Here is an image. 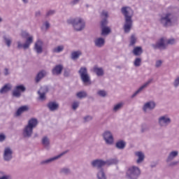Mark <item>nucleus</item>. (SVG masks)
<instances>
[{
  "mask_svg": "<svg viewBox=\"0 0 179 179\" xmlns=\"http://www.w3.org/2000/svg\"><path fill=\"white\" fill-rule=\"evenodd\" d=\"M38 124V122L35 118H32L28 121L27 125L22 129V137L24 139H29L33 136V129L37 127Z\"/></svg>",
  "mask_w": 179,
  "mask_h": 179,
  "instance_id": "1",
  "label": "nucleus"
},
{
  "mask_svg": "<svg viewBox=\"0 0 179 179\" xmlns=\"http://www.w3.org/2000/svg\"><path fill=\"white\" fill-rule=\"evenodd\" d=\"M21 36L23 38H26L25 43L22 44L20 41H18L17 42V48H18V50H22V48H23V50H29L31 44H33V36H30L26 31H22L21 32Z\"/></svg>",
  "mask_w": 179,
  "mask_h": 179,
  "instance_id": "2",
  "label": "nucleus"
},
{
  "mask_svg": "<svg viewBox=\"0 0 179 179\" xmlns=\"http://www.w3.org/2000/svg\"><path fill=\"white\" fill-rule=\"evenodd\" d=\"M125 177L127 179H138L141 177V169L136 166L128 168L126 171Z\"/></svg>",
  "mask_w": 179,
  "mask_h": 179,
  "instance_id": "3",
  "label": "nucleus"
},
{
  "mask_svg": "<svg viewBox=\"0 0 179 179\" xmlns=\"http://www.w3.org/2000/svg\"><path fill=\"white\" fill-rule=\"evenodd\" d=\"M121 13L124 16L126 23H132V17L134 16V10L129 6H123L121 8Z\"/></svg>",
  "mask_w": 179,
  "mask_h": 179,
  "instance_id": "4",
  "label": "nucleus"
},
{
  "mask_svg": "<svg viewBox=\"0 0 179 179\" xmlns=\"http://www.w3.org/2000/svg\"><path fill=\"white\" fill-rule=\"evenodd\" d=\"M78 73L83 83H89V85H92V82L90 81V76L87 72V68L85 66L80 67V70L78 71Z\"/></svg>",
  "mask_w": 179,
  "mask_h": 179,
  "instance_id": "5",
  "label": "nucleus"
},
{
  "mask_svg": "<svg viewBox=\"0 0 179 179\" xmlns=\"http://www.w3.org/2000/svg\"><path fill=\"white\" fill-rule=\"evenodd\" d=\"M171 124V118L167 115H162L158 118V125L161 128H167Z\"/></svg>",
  "mask_w": 179,
  "mask_h": 179,
  "instance_id": "6",
  "label": "nucleus"
},
{
  "mask_svg": "<svg viewBox=\"0 0 179 179\" xmlns=\"http://www.w3.org/2000/svg\"><path fill=\"white\" fill-rule=\"evenodd\" d=\"M102 137L106 145L114 144V136L110 131L106 130L102 134Z\"/></svg>",
  "mask_w": 179,
  "mask_h": 179,
  "instance_id": "7",
  "label": "nucleus"
},
{
  "mask_svg": "<svg viewBox=\"0 0 179 179\" xmlns=\"http://www.w3.org/2000/svg\"><path fill=\"white\" fill-rule=\"evenodd\" d=\"M13 159V150L10 147H6L3 151V159L4 162H9Z\"/></svg>",
  "mask_w": 179,
  "mask_h": 179,
  "instance_id": "8",
  "label": "nucleus"
},
{
  "mask_svg": "<svg viewBox=\"0 0 179 179\" xmlns=\"http://www.w3.org/2000/svg\"><path fill=\"white\" fill-rule=\"evenodd\" d=\"M24 92H26V87H24V85H17L13 90L12 96L13 97H16V99H19V97L22 96V93H24Z\"/></svg>",
  "mask_w": 179,
  "mask_h": 179,
  "instance_id": "9",
  "label": "nucleus"
},
{
  "mask_svg": "<svg viewBox=\"0 0 179 179\" xmlns=\"http://www.w3.org/2000/svg\"><path fill=\"white\" fill-rule=\"evenodd\" d=\"M152 48L154 50H160L161 51L163 50L167 49V44L166 43V38H161L156 44L152 45Z\"/></svg>",
  "mask_w": 179,
  "mask_h": 179,
  "instance_id": "10",
  "label": "nucleus"
},
{
  "mask_svg": "<svg viewBox=\"0 0 179 179\" xmlns=\"http://www.w3.org/2000/svg\"><path fill=\"white\" fill-rule=\"evenodd\" d=\"M66 153H67V152L64 151L56 157L49 158L48 159L42 160V161H41L40 164H41V166H47L48 164H51V163H52V162H55V160H58V159L62 157V156H64V155H66Z\"/></svg>",
  "mask_w": 179,
  "mask_h": 179,
  "instance_id": "11",
  "label": "nucleus"
},
{
  "mask_svg": "<svg viewBox=\"0 0 179 179\" xmlns=\"http://www.w3.org/2000/svg\"><path fill=\"white\" fill-rule=\"evenodd\" d=\"M156 108V102L155 101H149L145 103L142 107L143 112L146 114L148 110L152 111Z\"/></svg>",
  "mask_w": 179,
  "mask_h": 179,
  "instance_id": "12",
  "label": "nucleus"
},
{
  "mask_svg": "<svg viewBox=\"0 0 179 179\" xmlns=\"http://www.w3.org/2000/svg\"><path fill=\"white\" fill-rule=\"evenodd\" d=\"M162 22H165L166 23H173V22H176L177 20V17L176 15L171 13H168L164 14L161 17Z\"/></svg>",
  "mask_w": 179,
  "mask_h": 179,
  "instance_id": "13",
  "label": "nucleus"
},
{
  "mask_svg": "<svg viewBox=\"0 0 179 179\" xmlns=\"http://www.w3.org/2000/svg\"><path fill=\"white\" fill-rule=\"evenodd\" d=\"M48 75V72L45 70H41L36 74L35 77V82L36 83H40L41 82L42 79H44L45 76Z\"/></svg>",
  "mask_w": 179,
  "mask_h": 179,
  "instance_id": "14",
  "label": "nucleus"
},
{
  "mask_svg": "<svg viewBox=\"0 0 179 179\" xmlns=\"http://www.w3.org/2000/svg\"><path fill=\"white\" fill-rule=\"evenodd\" d=\"M91 166L92 167H97V169H103L102 167H104L106 166V163L104 162V160L103 159H94L92 161Z\"/></svg>",
  "mask_w": 179,
  "mask_h": 179,
  "instance_id": "15",
  "label": "nucleus"
},
{
  "mask_svg": "<svg viewBox=\"0 0 179 179\" xmlns=\"http://www.w3.org/2000/svg\"><path fill=\"white\" fill-rule=\"evenodd\" d=\"M134 155L136 157H138L136 160L137 164H141L143 163V161L145 160V154L142 151L135 152Z\"/></svg>",
  "mask_w": 179,
  "mask_h": 179,
  "instance_id": "16",
  "label": "nucleus"
},
{
  "mask_svg": "<svg viewBox=\"0 0 179 179\" xmlns=\"http://www.w3.org/2000/svg\"><path fill=\"white\" fill-rule=\"evenodd\" d=\"M47 107L50 111H57L59 108V103L56 101H50L47 104Z\"/></svg>",
  "mask_w": 179,
  "mask_h": 179,
  "instance_id": "17",
  "label": "nucleus"
},
{
  "mask_svg": "<svg viewBox=\"0 0 179 179\" xmlns=\"http://www.w3.org/2000/svg\"><path fill=\"white\" fill-rule=\"evenodd\" d=\"M101 36H108L111 33V29L109 27L106 26L105 23L101 24Z\"/></svg>",
  "mask_w": 179,
  "mask_h": 179,
  "instance_id": "18",
  "label": "nucleus"
},
{
  "mask_svg": "<svg viewBox=\"0 0 179 179\" xmlns=\"http://www.w3.org/2000/svg\"><path fill=\"white\" fill-rule=\"evenodd\" d=\"M178 156V150H173L168 155V157L166 159L167 163L171 162L172 160H174L176 157Z\"/></svg>",
  "mask_w": 179,
  "mask_h": 179,
  "instance_id": "19",
  "label": "nucleus"
},
{
  "mask_svg": "<svg viewBox=\"0 0 179 179\" xmlns=\"http://www.w3.org/2000/svg\"><path fill=\"white\" fill-rule=\"evenodd\" d=\"M34 50L37 54H41L43 52V42L41 40H38L35 43Z\"/></svg>",
  "mask_w": 179,
  "mask_h": 179,
  "instance_id": "20",
  "label": "nucleus"
},
{
  "mask_svg": "<svg viewBox=\"0 0 179 179\" xmlns=\"http://www.w3.org/2000/svg\"><path fill=\"white\" fill-rule=\"evenodd\" d=\"M95 47L98 48H101V47H104V44H106V40L103 38H96L94 41Z\"/></svg>",
  "mask_w": 179,
  "mask_h": 179,
  "instance_id": "21",
  "label": "nucleus"
},
{
  "mask_svg": "<svg viewBox=\"0 0 179 179\" xmlns=\"http://www.w3.org/2000/svg\"><path fill=\"white\" fill-rule=\"evenodd\" d=\"M131 52L135 57H141L143 54V49L141 46H135Z\"/></svg>",
  "mask_w": 179,
  "mask_h": 179,
  "instance_id": "22",
  "label": "nucleus"
},
{
  "mask_svg": "<svg viewBox=\"0 0 179 179\" xmlns=\"http://www.w3.org/2000/svg\"><path fill=\"white\" fill-rule=\"evenodd\" d=\"M26 111H29V106H22L17 110V111L15 114V117H20L22 115V114H23V113H26Z\"/></svg>",
  "mask_w": 179,
  "mask_h": 179,
  "instance_id": "23",
  "label": "nucleus"
},
{
  "mask_svg": "<svg viewBox=\"0 0 179 179\" xmlns=\"http://www.w3.org/2000/svg\"><path fill=\"white\" fill-rule=\"evenodd\" d=\"M71 24L76 31H82L86 27L85 23H72Z\"/></svg>",
  "mask_w": 179,
  "mask_h": 179,
  "instance_id": "24",
  "label": "nucleus"
},
{
  "mask_svg": "<svg viewBox=\"0 0 179 179\" xmlns=\"http://www.w3.org/2000/svg\"><path fill=\"white\" fill-rule=\"evenodd\" d=\"M93 72L96 75V76H104V69L101 67L94 66L93 68Z\"/></svg>",
  "mask_w": 179,
  "mask_h": 179,
  "instance_id": "25",
  "label": "nucleus"
},
{
  "mask_svg": "<svg viewBox=\"0 0 179 179\" xmlns=\"http://www.w3.org/2000/svg\"><path fill=\"white\" fill-rule=\"evenodd\" d=\"M62 69H64L62 65H57L52 71V75H61L62 73Z\"/></svg>",
  "mask_w": 179,
  "mask_h": 179,
  "instance_id": "26",
  "label": "nucleus"
},
{
  "mask_svg": "<svg viewBox=\"0 0 179 179\" xmlns=\"http://www.w3.org/2000/svg\"><path fill=\"white\" fill-rule=\"evenodd\" d=\"M153 82V78H150L148 81H146L143 85H141L138 90L137 92L138 93H141V92H143V90H145V89H146L150 85V83H152Z\"/></svg>",
  "mask_w": 179,
  "mask_h": 179,
  "instance_id": "27",
  "label": "nucleus"
},
{
  "mask_svg": "<svg viewBox=\"0 0 179 179\" xmlns=\"http://www.w3.org/2000/svg\"><path fill=\"white\" fill-rule=\"evenodd\" d=\"M118 159L117 158H110L104 161L105 166H113L118 163Z\"/></svg>",
  "mask_w": 179,
  "mask_h": 179,
  "instance_id": "28",
  "label": "nucleus"
},
{
  "mask_svg": "<svg viewBox=\"0 0 179 179\" xmlns=\"http://www.w3.org/2000/svg\"><path fill=\"white\" fill-rule=\"evenodd\" d=\"M83 22H85V20L80 17H70L67 20L68 23H83Z\"/></svg>",
  "mask_w": 179,
  "mask_h": 179,
  "instance_id": "29",
  "label": "nucleus"
},
{
  "mask_svg": "<svg viewBox=\"0 0 179 179\" xmlns=\"http://www.w3.org/2000/svg\"><path fill=\"white\" fill-rule=\"evenodd\" d=\"M59 173L62 174L63 176H69L72 174V171L69 167H63L60 169Z\"/></svg>",
  "mask_w": 179,
  "mask_h": 179,
  "instance_id": "30",
  "label": "nucleus"
},
{
  "mask_svg": "<svg viewBox=\"0 0 179 179\" xmlns=\"http://www.w3.org/2000/svg\"><path fill=\"white\" fill-rule=\"evenodd\" d=\"M64 49L65 46H64V45H57L52 50V52H53V54H59V52H62Z\"/></svg>",
  "mask_w": 179,
  "mask_h": 179,
  "instance_id": "31",
  "label": "nucleus"
},
{
  "mask_svg": "<svg viewBox=\"0 0 179 179\" xmlns=\"http://www.w3.org/2000/svg\"><path fill=\"white\" fill-rule=\"evenodd\" d=\"M41 143L43 146L48 149V148H50V138H48V136H43L41 140Z\"/></svg>",
  "mask_w": 179,
  "mask_h": 179,
  "instance_id": "32",
  "label": "nucleus"
},
{
  "mask_svg": "<svg viewBox=\"0 0 179 179\" xmlns=\"http://www.w3.org/2000/svg\"><path fill=\"white\" fill-rule=\"evenodd\" d=\"M96 177L98 179H107V176H106V173L104 172V169H101L99 170Z\"/></svg>",
  "mask_w": 179,
  "mask_h": 179,
  "instance_id": "33",
  "label": "nucleus"
},
{
  "mask_svg": "<svg viewBox=\"0 0 179 179\" xmlns=\"http://www.w3.org/2000/svg\"><path fill=\"white\" fill-rule=\"evenodd\" d=\"M126 145L127 143H125V141L121 140L116 143L115 148H117V149H120V150H122L123 149H125Z\"/></svg>",
  "mask_w": 179,
  "mask_h": 179,
  "instance_id": "34",
  "label": "nucleus"
},
{
  "mask_svg": "<svg viewBox=\"0 0 179 179\" xmlns=\"http://www.w3.org/2000/svg\"><path fill=\"white\" fill-rule=\"evenodd\" d=\"M138 41V38H136V36L135 34H132L130 37V43H129V47H134Z\"/></svg>",
  "mask_w": 179,
  "mask_h": 179,
  "instance_id": "35",
  "label": "nucleus"
},
{
  "mask_svg": "<svg viewBox=\"0 0 179 179\" xmlns=\"http://www.w3.org/2000/svg\"><path fill=\"white\" fill-rule=\"evenodd\" d=\"M11 87L9 84H6L0 90L1 94H3V93H8L9 90H10Z\"/></svg>",
  "mask_w": 179,
  "mask_h": 179,
  "instance_id": "36",
  "label": "nucleus"
},
{
  "mask_svg": "<svg viewBox=\"0 0 179 179\" xmlns=\"http://www.w3.org/2000/svg\"><path fill=\"white\" fill-rule=\"evenodd\" d=\"M81 55H82V52H80L79 50L75 51V52H71V59H73V60L78 59L80 57Z\"/></svg>",
  "mask_w": 179,
  "mask_h": 179,
  "instance_id": "37",
  "label": "nucleus"
},
{
  "mask_svg": "<svg viewBox=\"0 0 179 179\" xmlns=\"http://www.w3.org/2000/svg\"><path fill=\"white\" fill-rule=\"evenodd\" d=\"M122 107H124V103L122 102L115 104L113 108V113H117V111H120V110H121Z\"/></svg>",
  "mask_w": 179,
  "mask_h": 179,
  "instance_id": "38",
  "label": "nucleus"
},
{
  "mask_svg": "<svg viewBox=\"0 0 179 179\" xmlns=\"http://www.w3.org/2000/svg\"><path fill=\"white\" fill-rule=\"evenodd\" d=\"M134 66H136V68H139L142 65V58L141 57H136L134 62Z\"/></svg>",
  "mask_w": 179,
  "mask_h": 179,
  "instance_id": "39",
  "label": "nucleus"
},
{
  "mask_svg": "<svg viewBox=\"0 0 179 179\" xmlns=\"http://www.w3.org/2000/svg\"><path fill=\"white\" fill-rule=\"evenodd\" d=\"M124 33H129L131 29H132V23H126L123 26Z\"/></svg>",
  "mask_w": 179,
  "mask_h": 179,
  "instance_id": "40",
  "label": "nucleus"
},
{
  "mask_svg": "<svg viewBox=\"0 0 179 179\" xmlns=\"http://www.w3.org/2000/svg\"><path fill=\"white\" fill-rule=\"evenodd\" d=\"M76 96L78 99H85V97H87V92L85 91H80L76 93Z\"/></svg>",
  "mask_w": 179,
  "mask_h": 179,
  "instance_id": "41",
  "label": "nucleus"
},
{
  "mask_svg": "<svg viewBox=\"0 0 179 179\" xmlns=\"http://www.w3.org/2000/svg\"><path fill=\"white\" fill-rule=\"evenodd\" d=\"M0 179H12V176L6 172L0 171Z\"/></svg>",
  "mask_w": 179,
  "mask_h": 179,
  "instance_id": "42",
  "label": "nucleus"
},
{
  "mask_svg": "<svg viewBox=\"0 0 179 179\" xmlns=\"http://www.w3.org/2000/svg\"><path fill=\"white\" fill-rule=\"evenodd\" d=\"M38 93H42L43 94H47L48 93V87L43 86L40 88V90L38 91Z\"/></svg>",
  "mask_w": 179,
  "mask_h": 179,
  "instance_id": "43",
  "label": "nucleus"
},
{
  "mask_svg": "<svg viewBox=\"0 0 179 179\" xmlns=\"http://www.w3.org/2000/svg\"><path fill=\"white\" fill-rule=\"evenodd\" d=\"M93 120V116L92 115H86L83 118V122L86 123V122H90V121Z\"/></svg>",
  "mask_w": 179,
  "mask_h": 179,
  "instance_id": "44",
  "label": "nucleus"
},
{
  "mask_svg": "<svg viewBox=\"0 0 179 179\" xmlns=\"http://www.w3.org/2000/svg\"><path fill=\"white\" fill-rule=\"evenodd\" d=\"M3 40L5 41V43L6 44L7 47H10L12 44V39L10 38H8L6 36H3Z\"/></svg>",
  "mask_w": 179,
  "mask_h": 179,
  "instance_id": "45",
  "label": "nucleus"
},
{
  "mask_svg": "<svg viewBox=\"0 0 179 179\" xmlns=\"http://www.w3.org/2000/svg\"><path fill=\"white\" fill-rule=\"evenodd\" d=\"M172 85L175 89H177L179 86V76H177L173 81Z\"/></svg>",
  "mask_w": 179,
  "mask_h": 179,
  "instance_id": "46",
  "label": "nucleus"
},
{
  "mask_svg": "<svg viewBox=\"0 0 179 179\" xmlns=\"http://www.w3.org/2000/svg\"><path fill=\"white\" fill-rule=\"evenodd\" d=\"M50 23H43L41 26V30H43V31H47V30L50 29Z\"/></svg>",
  "mask_w": 179,
  "mask_h": 179,
  "instance_id": "47",
  "label": "nucleus"
},
{
  "mask_svg": "<svg viewBox=\"0 0 179 179\" xmlns=\"http://www.w3.org/2000/svg\"><path fill=\"white\" fill-rule=\"evenodd\" d=\"M97 94L100 96V97H106L107 92L105 90H101L97 92Z\"/></svg>",
  "mask_w": 179,
  "mask_h": 179,
  "instance_id": "48",
  "label": "nucleus"
},
{
  "mask_svg": "<svg viewBox=\"0 0 179 179\" xmlns=\"http://www.w3.org/2000/svg\"><path fill=\"white\" fill-rule=\"evenodd\" d=\"M147 131H149V128L148 127V125H146V124H141V134H143Z\"/></svg>",
  "mask_w": 179,
  "mask_h": 179,
  "instance_id": "49",
  "label": "nucleus"
},
{
  "mask_svg": "<svg viewBox=\"0 0 179 179\" xmlns=\"http://www.w3.org/2000/svg\"><path fill=\"white\" fill-rule=\"evenodd\" d=\"M166 43L167 44V45H173V44H176V39H166Z\"/></svg>",
  "mask_w": 179,
  "mask_h": 179,
  "instance_id": "50",
  "label": "nucleus"
},
{
  "mask_svg": "<svg viewBox=\"0 0 179 179\" xmlns=\"http://www.w3.org/2000/svg\"><path fill=\"white\" fill-rule=\"evenodd\" d=\"M56 13V11L55 10H48L47 12H46V17H48L50 16H53V15H55Z\"/></svg>",
  "mask_w": 179,
  "mask_h": 179,
  "instance_id": "51",
  "label": "nucleus"
},
{
  "mask_svg": "<svg viewBox=\"0 0 179 179\" xmlns=\"http://www.w3.org/2000/svg\"><path fill=\"white\" fill-rule=\"evenodd\" d=\"M101 16H102V17H104L105 19H108V11L103 10L101 13Z\"/></svg>",
  "mask_w": 179,
  "mask_h": 179,
  "instance_id": "52",
  "label": "nucleus"
},
{
  "mask_svg": "<svg viewBox=\"0 0 179 179\" xmlns=\"http://www.w3.org/2000/svg\"><path fill=\"white\" fill-rule=\"evenodd\" d=\"M163 65V60H157L155 62V68H160Z\"/></svg>",
  "mask_w": 179,
  "mask_h": 179,
  "instance_id": "53",
  "label": "nucleus"
},
{
  "mask_svg": "<svg viewBox=\"0 0 179 179\" xmlns=\"http://www.w3.org/2000/svg\"><path fill=\"white\" fill-rule=\"evenodd\" d=\"M178 163H179L178 161H173V162H171L169 164V167H176V166H178Z\"/></svg>",
  "mask_w": 179,
  "mask_h": 179,
  "instance_id": "54",
  "label": "nucleus"
},
{
  "mask_svg": "<svg viewBox=\"0 0 179 179\" xmlns=\"http://www.w3.org/2000/svg\"><path fill=\"white\" fill-rule=\"evenodd\" d=\"M78 107H79V102H78V101L73 102L72 104L73 110H76V108H78Z\"/></svg>",
  "mask_w": 179,
  "mask_h": 179,
  "instance_id": "55",
  "label": "nucleus"
},
{
  "mask_svg": "<svg viewBox=\"0 0 179 179\" xmlns=\"http://www.w3.org/2000/svg\"><path fill=\"white\" fill-rule=\"evenodd\" d=\"M39 96V100H41L42 101L45 100V94H42V93H38Z\"/></svg>",
  "mask_w": 179,
  "mask_h": 179,
  "instance_id": "56",
  "label": "nucleus"
},
{
  "mask_svg": "<svg viewBox=\"0 0 179 179\" xmlns=\"http://www.w3.org/2000/svg\"><path fill=\"white\" fill-rule=\"evenodd\" d=\"M70 75H71V71L69 70L64 71V76H65V78H69V76H70Z\"/></svg>",
  "mask_w": 179,
  "mask_h": 179,
  "instance_id": "57",
  "label": "nucleus"
},
{
  "mask_svg": "<svg viewBox=\"0 0 179 179\" xmlns=\"http://www.w3.org/2000/svg\"><path fill=\"white\" fill-rule=\"evenodd\" d=\"M5 139H6V136H5V134H0V142H3V141H5Z\"/></svg>",
  "mask_w": 179,
  "mask_h": 179,
  "instance_id": "58",
  "label": "nucleus"
},
{
  "mask_svg": "<svg viewBox=\"0 0 179 179\" xmlns=\"http://www.w3.org/2000/svg\"><path fill=\"white\" fill-rule=\"evenodd\" d=\"M78 2H80V0H73L70 2V4L73 6L75 5H78Z\"/></svg>",
  "mask_w": 179,
  "mask_h": 179,
  "instance_id": "59",
  "label": "nucleus"
},
{
  "mask_svg": "<svg viewBox=\"0 0 179 179\" xmlns=\"http://www.w3.org/2000/svg\"><path fill=\"white\" fill-rule=\"evenodd\" d=\"M156 166H157V162H152L150 164L151 169H155V167H156Z\"/></svg>",
  "mask_w": 179,
  "mask_h": 179,
  "instance_id": "60",
  "label": "nucleus"
},
{
  "mask_svg": "<svg viewBox=\"0 0 179 179\" xmlns=\"http://www.w3.org/2000/svg\"><path fill=\"white\" fill-rule=\"evenodd\" d=\"M35 16L38 17V16H41V11L38 10L35 13Z\"/></svg>",
  "mask_w": 179,
  "mask_h": 179,
  "instance_id": "61",
  "label": "nucleus"
},
{
  "mask_svg": "<svg viewBox=\"0 0 179 179\" xmlns=\"http://www.w3.org/2000/svg\"><path fill=\"white\" fill-rule=\"evenodd\" d=\"M4 75L6 76H8V75H9V70L8 69H5V70H4Z\"/></svg>",
  "mask_w": 179,
  "mask_h": 179,
  "instance_id": "62",
  "label": "nucleus"
},
{
  "mask_svg": "<svg viewBox=\"0 0 179 179\" xmlns=\"http://www.w3.org/2000/svg\"><path fill=\"white\" fill-rule=\"evenodd\" d=\"M137 94H139V92L138 90L135 92V93L131 96V99H134V97H136Z\"/></svg>",
  "mask_w": 179,
  "mask_h": 179,
  "instance_id": "63",
  "label": "nucleus"
},
{
  "mask_svg": "<svg viewBox=\"0 0 179 179\" xmlns=\"http://www.w3.org/2000/svg\"><path fill=\"white\" fill-rule=\"evenodd\" d=\"M163 26H164V27H169L170 26H171V24H170V23H164Z\"/></svg>",
  "mask_w": 179,
  "mask_h": 179,
  "instance_id": "64",
  "label": "nucleus"
}]
</instances>
